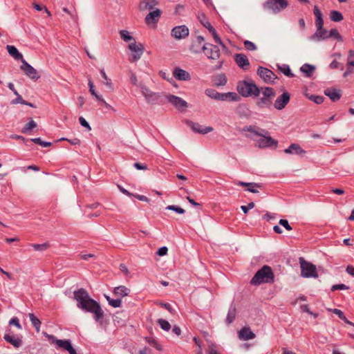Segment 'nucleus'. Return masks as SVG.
I'll return each mask as SVG.
<instances>
[{
    "label": "nucleus",
    "instance_id": "1",
    "mask_svg": "<svg viewBox=\"0 0 354 354\" xmlns=\"http://www.w3.org/2000/svg\"><path fill=\"white\" fill-rule=\"evenodd\" d=\"M74 299L77 302V307L82 310L93 313L97 322L104 317V311L100 304L91 299L85 289L80 288L75 291Z\"/></svg>",
    "mask_w": 354,
    "mask_h": 354
},
{
    "label": "nucleus",
    "instance_id": "2",
    "mask_svg": "<svg viewBox=\"0 0 354 354\" xmlns=\"http://www.w3.org/2000/svg\"><path fill=\"white\" fill-rule=\"evenodd\" d=\"M274 273L268 266H263L258 270L250 281L251 284L257 286L264 283L274 282Z\"/></svg>",
    "mask_w": 354,
    "mask_h": 354
},
{
    "label": "nucleus",
    "instance_id": "3",
    "mask_svg": "<svg viewBox=\"0 0 354 354\" xmlns=\"http://www.w3.org/2000/svg\"><path fill=\"white\" fill-rule=\"evenodd\" d=\"M202 51L212 63L214 62L218 63V64L215 66L214 69H220L222 67L224 62L223 60H220L221 53L220 49L217 46L209 43H205L202 46Z\"/></svg>",
    "mask_w": 354,
    "mask_h": 354
},
{
    "label": "nucleus",
    "instance_id": "4",
    "mask_svg": "<svg viewBox=\"0 0 354 354\" xmlns=\"http://www.w3.org/2000/svg\"><path fill=\"white\" fill-rule=\"evenodd\" d=\"M239 93L243 97L259 96L260 89L253 81L241 82L237 85Z\"/></svg>",
    "mask_w": 354,
    "mask_h": 354
},
{
    "label": "nucleus",
    "instance_id": "5",
    "mask_svg": "<svg viewBox=\"0 0 354 354\" xmlns=\"http://www.w3.org/2000/svg\"><path fill=\"white\" fill-rule=\"evenodd\" d=\"M205 93L208 97L221 101L230 100L236 102L239 100V96L236 93L233 92L221 93L214 89L207 88L205 90Z\"/></svg>",
    "mask_w": 354,
    "mask_h": 354
},
{
    "label": "nucleus",
    "instance_id": "6",
    "mask_svg": "<svg viewBox=\"0 0 354 354\" xmlns=\"http://www.w3.org/2000/svg\"><path fill=\"white\" fill-rule=\"evenodd\" d=\"M246 136L256 142L255 146L259 148L270 147L272 146L277 147V141L271 138L267 131H266L264 135L259 136V139H256L253 137H250V136Z\"/></svg>",
    "mask_w": 354,
    "mask_h": 354
},
{
    "label": "nucleus",
    "instance_id": "7",
    "mask_svg": "<svg viewBox=\"0 0 354 354\" xmlns=\"http://www.w3.org/2000/svg\"><path fill=\"white\" fill-rule=\"evenodd\" d=\"M300 265L301 269V276L306 278L314 277L317 278L316 267L315 265L305 261L304 259L300 258Z\"/></svg>",
    "mask_w": 354,
    "mask_h": 354
},
{
    "label": "nucleus",
    "instance_id": "8",
    "mask_svg": "<svg viewBox=\"0 0 354 354\" xmlns=\"http://www.w3.org/2000/svg\"><path fill=\"white\" fill-rule=\"evenodd\" d=\"M288 5L287 0H271L266 1L263 7L265 9L272 10L274 13H277L285 9Z\"/></svg>",
    "mask_w": 354,
    "mask_h": 354
},
{
    "label": "nucleus",
    "instance_id": "9",
    "mask_svg": "<svg viewBox=\"0 0 354 354\" xmlns=\"http://www.w3.org/2000/svg\"><path fill=\"white\" fill-rule=\"evenodd\" d=\"M129 49L132 52V55L129 59L131 62H135L140 59L144 53V46L142 44H137L136 41L131 42L129 46Z\"/></svg>",
    "mask_w": 354,
    "mask_h": 354
},
{
    "label": "nucleus",
    "instance_id": "10",
    "mask_svg": "<svg viewBox=\"0 0 354 354\" xmlns=\"http://www.w3.org/2000/svg\"><path fill=\"white\" fill-rule=\"evenodd\" d=\"M257 74L266 83H273L277 79V76L272 71L262 66L258 68Z\"/></svg>",
    "mask_w": 354,
    "mask_h": 354
},
{
    "label": "nucleus",
    "instance_id": "11",
    "mask_svg": "<svg viewBox=\"0 0 354 354\" xmlns=\"http://www.w3.org/2000/svg\"><path fill=\"white\" fill-rule=\"evenodd\" d=\"M171 35L176 39H185L189 35V29L184 25L176 26L171 30Z\"/></svg>",
    "mask_w": 354,
    "mask_h": 354
},
{
    "label": "nucleus",
    "instance_id": "12",
    "mask_svg": "<svg viewBox=\"0 0 354 354\" xmlns=\"http://www.w3.org/2000/svg\"><path fill=\"white\" fill-rule=\"evenodd\" d=\"M290 98V94L288 92H283L276 99L274 107L277 110H282L289 102Z\"/></svg>",
    "mask_w": 354,
    "mask_h": 354
},
{
    "label": "nucleus",
    "instance_id": "13",
    "mask_svg": "<svg viewBox=\"0 0 354 354\" xmlns=\"http://www.w3.org/2000/svg\"><path fill=\"white\" fill-rule=\"evenodd\" d=\"M186 124L193 130V131L198 133L206 134L213 131V128L211 127H203L198 123L192 121H187Z\"/></svg>",
    "mask_w": 354,
    "mask_h": 354
},
{
    "label": "nucleus",
    "instance_id": "14",
    "mask_svg": "<svg viewBox=\"0 0 354 354\" xmlns=\"http://www.w3.org/2000/svg\"><path fill=\"white\" fill-rule=\"evenodd\" d=\"M22 65L21 69L24 71L25 74L31 79H38L39 75L37 71L30 66L25 59H22Z\"/></svg>",
    "mask_w": 354,
    "mask_h": 354
},
{
    "label": "nucleus",
    "instance_id": "15",
    "mask_svg": "<svg viewBox=\"0 0 354 354\" xmlns=\"http://www.w3.org/2000/svg\"><path fill=\"white\" fill-rule=\"evenodd\" d=\"M161 15L162 11L158 8H156L153 10H151L150 12L145 17V21L147 25L157 24Z\"/></svg>",
    "mask_w": 354,
    "mask_h": 354
},
{
    "label": "nucleus",
    "instance_id": "16",
    "mask_svg": "<svg viewBox=\"0 0 354 354\" xmlns=\"http://www.w3.org/2000/svg\"><path fill=\"white\" fill-rule=\"evenodd\" d=\"M167 99L171 104H172L176 109L179 110L185 109L187 106V102L178 96L168 95H167Z\"/></svg>",
    "mask_w": 354,
    "mask_h": 354
},
{
    "label": "nucleus",
    "instance_id": "17",
    "mask_svg": "<svg viewBox=\"0 0 354 354\" xmlns=\"http://www.w3.org/2000/svg\"><path fill=\"white\" fill-rule=\"evenodd\" d=\"M141 93L145 97L146 100L149 103L153 104L156 102L159 98V95L158 93L151 91L149 88L146 86L141 87Z\"/></svg>",
    "mask_w": 354,
    "mask_h": 354
},
{
    "label": "nucleus",
    "instance_id": "18",
    "mask_svg": "<svg viewBox=\"0 0 354 354\" xmlns=\"http://www.w3.org/2000/svg\"><path fill=\"white\" fill-rule=\"evenodd\" d=\"M234 60L236 64L243 70H248L249 68L250 62L247 56L244 54L239 53L236 54L234 56Z\"/></svg>",
    "mask_w": 354,
    "mask_h": 354
},
{
    "label": "nucleus",
    "instance_id": "19",
    "mask_svg": "<svg viewBox=\"0 0 354 354\" xmlns=\"http://www.w3.org/2000/svg\"><path fill=\"white\" fill-rule=\"evenodd\" d=\"M158 4L157 0H142L139 3V10L141 12L146 10H153L156 6Z\"/></svg>",
    "mask_w": 354,
    "mask_h": 354
},
{
    "label": "nucleus",
    "instance_id": "20",
    "mask_svg": "<svg viewBox=\"0 0 354 354\" xmlns=\"http://www.w3.org/2000/svg\"><path fill=\"white\" fill-rule=\"evenodd\" d=\"M204 38L202 36L196 37L189 47V50L194 54L200 53L202 51L203 42Z\"/></svg>",
    "mask_w": 354,
    "mask_h": 354
},
{
    "label": "nucleus",
    "instance_id": "21",
    "mask_svg": "<svg viewBox=\"0 0 354 354\" xmlns=\"http://www.w3.org/2000/svg\"><path fill=\"white\" fill-rule=\"evenodd\" d=\"M173 76L176 79L181 81H187L191 79L190 74L186 71L181 69L180 68H176L174 70Z\"/></svg>",
    "mask_w": 354,
    "mask_h": 354
},
{
    "label": "nucleus",
    "instance_id": "22",
    "mask_svg": "<svg viewBox=\"0 0 354 354\" xmlns=\"http://www.w3.org/2000/svg\"><path fill=\"white\" fill-rule=\"evenodd\" d=\"M239 338L241 340H249L254 339L256 335L248 327H243L238 333Z\"/></svg>",
    "mask_w": 354,
    "mask_h": 354
},
{
    "label": "nucleus",
    "instance_id": "23",
    "mask_svg": "<svg viewBox=\"0 0 354 354\" xmlns=\"http://www.w3.org/2000/svg\"><path fill=\"white\" fill-rule=\"evenodd\" d=\"M324 94L333 102L339 100L341 97L340 91L333 88H328L325 89Z\"/></svg>",
    "mask_w": 354,
    "mask_h": 354
},
{
    "label": "nucleus",
    "instance_id": "24",
    "mask_svg": "<svg viewBox=\"0 0 354 354\" xmlns=\"http://www.w3.org/2000/svg\"><path fill=\"white\" fill-rule=\"evenodd\" d=\"M243 131H248L252 133H253L255 136H260L262 135H264V133H266L265 129H261L256 126H245L243 128Z\"/></svg>",
    "mask_w": 354,
    "mask_h": 354
},
{
    "label": "nucleus",
    "instance_id": "25",
    "mask_svg": "<svg viewBox=\"0 0 354 354\" xmlns=\"http://www.w3.org/2000/svg\"><path fill=\"white\" fill-rule=\"evenodd\" d=\"M286 153H294V154H304L306 151L301 148L298 144H292L290 146L284 150Z\"/></svg>",
    "mask_w": 354,
    "mask_h": 354
},
{
    "label": "nucleus",
    "instance_id": "26",
    "mask_svg": "<svg viewBox=\"0 0 354 354\" xmlns=\"http://www.w3.org/2000/svg\"><path fill=\"white\" fill-rule=\"evenodd\" d=\"M130 292V289L124 286H120L115 287L113 290V293L117 297H125L127 296Z\"/></svg>",
    "mask_w": 354,
    "mask_h": 354
},
{
    "label": "nucleus",
    "instance_id": "27",
    "mask_svg": "<svg viewBox=\"0 0 354 354\" xmlns=\"http://www.w3.org/2000/svg\"><path fill=\"white\" fill-rule=\"evenodd\" d=\"M7 50L10 56H12L15 59L22 61L23 55L18 51V50L14 46L11 45H8L6 46Z\"/></svg>",
    "mask_w": 354,
    "mask_h": 354
},
{
    "label": "nucleus",
    "instance_id": "28",
    "mask_svg": "<svg viewBox=\"0 0 354 354\" xmlns=\"http://www.w3.org/2000/svg\"><path fill=\"white\" fill-rule=\"evenodd\" d=\"M237 185L241 186H244L248 187V190L252 193H258L259 191L256 188H261V186L259 184L255 183H245V182H239Z\"/></svg>",
    "mask_w": 354,
    "mask_h": 354
},
{
    "label": "nucleus",
    "instance_id": "29",
    "mask_svg": "<svg viewBox=\"0 0 354 354\" xmlns=\"http://www.w3.org/2000/svg\"><path fill=\"white\" fill-rule=\"evenodd\" d=\"M3 337L7 342L11 344L16 348H18L21 345V340L18 337H15L7 333L4 335Z\"/></svg>",
    "mask_w": 354,
    "mask_h": 354
},
{
    "label": "nucleus",
    "instance_id": "30",
    "mask_svg": "<svg viewBox=\"0 0 354 354\" xmlns=\"http://www.w3.org/2000/svg\"><path fill=\"white\" fill-rule=\"evenodd\" d=\"M300 71L304 73L306 77H310L315 71V66L308 64H304L300 68Z\"/></svg>",
    "mask_w": 354,
    "mask_h": 354
},
{
    "label": "nucleus",
    "instance_id": "31",
    "mask_svg": "<svg viewBox=\"0 0 354 354\" xmlns=\"http://www.w3.org/2000/svg\"><path fill=\"white\" fill-rule=\"evenodd\" d=\"M271 104L272 101L264 96L259 98L256 102V105L260 109L265 107L270 108Z\"/></svg>",
    "mask_w": 354,
    "mask_h": 354
},
{
    "label": "nucleus",
    "instance_id": "32",
    "mask_svg": "<svg viewBox=\"0 0 354 354\" xmlns=\"http://www.w3.org/2000/svg\"><path fill=\"white\" fill-rule=\"evenodd\" d=\"M236 309L235 306H231L228 310L227 317L225 319V322L227 325H230L231 323L233 322L236 317Z\"/></svg>",
    "mask_w": 354,
    "mask_h": 354
},
{
    "label": "nucleus",
    "instance_id": "33",
    "mask_svg": "<svg viewBox=\"0 0 354 354\" xmlns=\"http://www.w3.org/2000/svg\"><path fill=\"white\" fill-rule=\"evenodd\" d=\"M55 342L59 348H63L68 351L71 346H72L70 340L68 339H55Z\"/></svg>",
    "mask_w": 354,
    "mask_h": 354
},
{
    "label": "nucleus",
    "instance_id": "34",
    "mask_svg": "<svg viewBox=\"0 0 354 354\" xmlns=\"http://www.w3.org/2000/svg\"><path fill=\"white\" fill-rule=\"evenodd\" d=\"M342 14L337 10H332L330 12V19L335 22H339L343 20Z\"/></svg>",
    "mask_w": 354,
    "mask_h": 354
},
{
    "label": "nucleus",
    "instance_id": "35",
    "mask_svg": "<svg viewBox=\"0 0 354 354\" xmlns=\"http://www.w3.org/2000/svg\"><path fill=\"white\" fill-rule=\"evenodd\" d=\"M314 37H317L318 39H328V32L322 27L321 29H317Z\"/></svg>",
    "mask_w": 354,
    "mask_h": 354
},
{
    "label": "nucleus",
    "instance_id": "36",
    "mask_svg": "<svg viewBox=\"0 0 354 354\" xmlns=\"http://www.w3.org/2000/svg\"><path fill=\"white\" fill-rule=\"evenodd\" d=\"M261 89L263 96L268 98L269 100H271V99L275 96L276 93L272 88L266 87L264 88H262Z\"/></svg>",
    "mask_w": 354,
    "mask_h": 354
},
{
    "label": "nucleus",
    "instance_id": "37",
    "mask_svg": "<svg viewBox=\"0 0 354 354\" xmlns=\"http://www.w3.org/2000/svg\"><path fill=\"white\" fill-rule=\"evenodd\" d=\"M29 318H30V320L32 324L35 328L37 331H39V328H40V326H41L40 320L38 318H37L32 313H29Z\"/></svg>",
    "mask_w": 354,
    "mask_h": 354
},
{
    "label": "nucleus",
    "instance_id": "38",
    "mask_svg": "<svg viewBox=\"0 0 354 354\" xmlns=\"http://www.w3.org/2000/svg\"><path fill=\"white\" fill-rule=\"evenodd\" d=\"M120 35L121 37V38L124 41H133L134 42L135 41V39L130 35V33L128 30H120Z\"/></svg>",
    "mask_w": 354,
    "mask_h": 354
},
{
    "label": "nucleus",
    "instance_id": "39",
    "mask_svg": "<svg viewBox=\"0 0 354 354\" xmlns=\"http://www.w3.org/2000/svg\"><path fill=\"white\" fill-rule=\"evenodd\" d=\"M36 127L37 123L33 120H31L28 123H27L24 126V127L21 130V132L24 133H28L29 131H32Z\"/></svg>",
    "mask_w": 354,
    "mask_h": 354
},
{
    "label": "nucleus",
    "instance_id": "40",
    "mask_svg": "<svg viewBox=\"0 0 354 354\" xmlns=\"http://www.w3.org/2000/svg\"><path fill=\"white\" fill-rule=\"evenodd\" d=\"M279 70L282 72L285 75L292 77H294V74L291 73V70L288 65L283 64L282 66H278Z\"/></svg>",
    "mask_w": 354,
    "mask_h": 354
},
{
    "label": "nucleus",
    "instance_id": "41",
    "mask_svg": "<svg viewBox=\"0 0 354 354\" xmlns=\"http://www.w3.org/2000/svg\"><path fill=\"white\" fill-rule=\"evenodd\" d=\"M88 85L89 86V91L90 93L97 100H102V97L101 95H98L95 90L94 89V84L91 79H88Z\"/></svg>",
    "mask_w": 354,
    "mask_h": 354
},
{
    "label": "nucleus",
    "instance_id": "42",
    "mask_svg": "<svg viewBox=\"0 0 354 354\" xmlns=\"http://www.w3.org/2000/svg\"><path fill=\"white\" fill-rule=\"evenodd\" d=\"M100 73L102 76V77L104 79L105 82H104V84L111 90H113V84H112V82H111V80L109 79L104 70V69H100Z\"/></svg>",
    "mask_w": 354,
    "mask_h": 354
},
{
    "label": "nucleus",
    "instance_id": "43",
    "mask_svg": "<svg viewBox=\"0 0 354 354\" xmlns=\"http://www.w3.org/2000/svg\"><path fill=\"white\" fill-rule=\"evenodd\" d=\"M105 298L108 301L109 305L114 308L120 307L122 301L120 299H113L109 296L105 295Z\"/></svg>",
    "mask_w": 354,
    "mask_h": 354
},
{
    "label": "nucleus",
    "instance_id": "44",
    "mask_svg": "<svg viewBox=\"0 0 354 354\" xmlns=\"http://www.w3.org/2000/svg\"><path fill=\"white\" fill-rule=\"evenodd\" d=\"M157 322L164 330L169 331L171 329V324L165 319H159Z\"/></svg>",
    "mask_w": 354,
    "mask_h": 354
},
{
    "label": "nucleus",
    "instance_id": "45",
    "mask_svg": "<svg viewBox=\"0 0 354 354\" xmlns=\"http://www.w3.org/2000/svg\"><path fill=\"white\" fill-rule=\"evenodd\" d=\"M30 245L37 251H44L47 250L50 247L48 243H44L42 244L32 243Z\"/></svg>",
    "mask_w": 354,
    "mask_h": 354
},
{
    "label": "nucleus",
    "instance_id": "46",
    "mask_svg": "<svg viewBox=\"0 0 354 354\" xmlns=\"http://www.w3.org/2000/svg\"><path fill=\"white\" fill-rule=\"evenodd\" d=\"M200 21L202 23V24L208 29L209 31H213V28H214L210 23L206 19L204 15H202L200 17Z\"/></svg>",
    "mask_w": 354,
    "mask_h": 354
},
{
    "label": "nucleus",
    "instance_id": "47",
    "mask_svg": "<svg viewBox=\"0 0 354 354\" xmlns=\"http://www.w3.org/2000/svg\"><path fill=\"white\" fill-rule=\"evenodd\" d=\"M330 37H334L339 41H342V39L338 30L335 28L331 29L330 30V32H328V38H330Z\"/></svg>",
    "mask_w": 354,
    "mask_h": 354
},
{
    "label": "nucleus",
    "instance_id": "48",
    "mask_svg": "<svg viewBox=\"0 0 354 354\" xmlns=\"http://www.w3.org/2000/svg\"><path fill=\"white\" fill-rule=\"evenodd\" d=\"M227 83V77L225 75H220L216 77V85L223 86Z\"/></svg>",
    "mask_w": 354,
    "mask_h": 354
},
{
    "label": "nucleus",
    "instance_id": "49",
    "mask_svg": "<svg viewBox=\"0 0 354 354\" xmlns=\"http://www.w3.org/2000/svg\"><path fill=\"white\" fill-rule=\"evenodd\" d=\"M30 140L35 143L41 145L43 147H47L51 146V142L42 141L39 138H32Z\"/></svg>",
    "mask_w": 354,
    "mask_h": 354
},
{
    "label": "nucleus",
    "instance_id": "50",
    "mask_svg": "<svg viewBox=\"0 0 354 354\" xmlns=\"http://www.w3.org/2000/svg\"><path fill=\"white\" fill-rule=\"evenodd\" d=\"M347 66H354V50H350L347 57Z\"/></svg>",
    "mask_w": 354,
    "mask_h": 354
},
{
    "label": "nucleus",
    "instance_id": "51",
    "mask_svg": "<svg viewBox=\"0 0 354 354\" xmlns=\"http://www.w3.org/2000/svg\"><path fill=\"white\" fill-rule=\"evenodd\" d=\"M209 32L212 33L214 39V41L216 43L218 44L219 45H221L223 48H225V45L223 43V41H221V38L218 37V35H217L216 33V31L214 28H213V31H209Z\"/></svg>",
    "mask_w": 354,
    "mask_h": 354
},
{
    "label": "nucleus",
    "instance_id": "52",
    "mask_svg": "<svg viewBox=\"0 0 354 354\" xmlns=\"http://www.w3.org/2000/svg\"><path fill=\"white\" fill-rule=\"evenodd\" d=\"M147 342L152 346L156 348L158 351L162 350L161 346L157 342V341L153 338H146Z\"/></svg>",
    "mask_w": 354,
    "mask_h": 354
},
{
    "label": "nucleus",
    "instance_id": "53",
    "mask_svg": "<svg viewBox=\"0 0 354 354\" xmlns=\"http://www.w3.org/2000/svg\"><path fill=\"white\" fill-rule=\"evenodd\" d=\"M166 209H169V210L175 211L176 212L180 214H184L185 212L184 209H183L180 207L176 206V205H168L166 207Z\"/></svg>",
    "mask_w": 354,
    "mask_h": 354
},
{
    "label": "nucleus",
    "instance_id": "54",
    "mask_svg": "<svg viewBox=\"0 0 354 354\" xmlns=\"http://www.w3.org/2000/svg\"><path fill=\"white\" fill-rule=\"evenodd\" d=\"M244 47L248 50H255L257 49L256 45L253 42L248 40L244 41Z\"/></svg>",
    "mask_w": 354,
    "mask_h": 354
},
{
    "label": "nucleus",
    "instance_id": "55",
    "mask_svg": "<svg viewBox=\"0 0 354 354\" xmlns=\"http://www.w3.org/2000/svg\"><path fill=\"white\" fill-rule=\"evenodd\" d=\"M309 99L316 104H319L324 102V97L319 95H311Z\"/></svg>",
    "mask_w": 354,
    "mask_h": 354
},
{
    "label": "nucleus",
    "instance_id": "56",
    "mask_svg": "<svg viewBox=\"0 0 354 354\" xmlns=\"http://www.w3.org/2000/svg\"><path fill=\"white\" fill-rule=\"evenodd\" d=\"M254 207V203L253 202L249 203L248 205L241 206V209L243 211L245 214H247L250 209H252Z\"/></svg>",
    "mask_w": 354,
    "mask_h": 354
},
{
    "label": "nucleus",
    "instance_id": "57",
    "mask_svg": "<svg viewBox=\"0 0 354 354\" xmlns=\"http://www.w3.org/2000/svg\"><path fill=\"white\" fill-rule=\"evenodd\" d=\"M60 140H67L72 145H80L81 143L80 140L78 138L67 139L62 138L60 139Z\"/></svg>",
    "mask_w": 354,
    "mask_h": 354
},
{
    "label": "nucleus",
    "instance_id": "58",
    "mask_svg": "<svg viewBox=\"0 0 354 354\" xmlns=\"http://www.w3.org/2000/svg\"><path fill=\"white\" fill-rule=\"evenodd\" d=\"M9 324L10 325H15V326H17L19 329H21V325L19 323V319L17 317H13L12 318L10 322H9Z\"/></svg>",
    "mask_w": 354,
    "mask_h": 354
},
{
    "label": "nucleus",
    "instance_id": "59",
    "mask_svg": "<svg viewBox=\"0 0 354 354\" xmlns=\"http://www.w3.org/2000/svg\"><path fill=\"white\" fill-rule=\"evenodd\" d=\"M279 223L284 227L287 230H291L292 227L289 225L288 221L286 219H280Z\"/></svg>",
    "mask_w": 354,
    "mask_h": 354
},
{
    "label": "nucleus",
    "instance_id": "60",
    "mask_svg": "<svg viewBox=\"0 0 354 354\" xmlns=\"http://www.w3.org/2000/svg\"><path fill=\"white\" fill-rule=\"evenodd\" d=\"M348 287L344 284H337L334 285L331 288V290L335 291L337 290H348Z\"/></svg>",
    "mask_w": 354,
    "mask_h": 354
},
{
    "label": "nucleus",
    "instance_id": "61",
    "mask_svg": "<svg viewBox=\"0 0 354 354\" xmlns=\"http://www.w3.org/2000/svg\"><path fill=\"white\" fill-rule=\"evenodd\" d=\"M315 24L317 26V29H321L323 27L324 20L322 19V17L316 18Z\"/></svg>",
    "mask_w": 354,
    "mask_h": 354
},
{
    "label": "nucleus",
    "instance_id": "62",
    "mask_svg": "<svg viewBox=\"0 0 354 354\" xmlns=\"http://www.w3.org/2000/svg\"><path fill=\"white\" fill-rule=\"evenodd\" d=\"M134 167L139 170H146L148 169L147 165L140 162H136L133 165Z\"/></svg>",
    "mask_w": 354,
    "mask_h": 354
},
{
    "label": "nucleus",
    "instance_id": "63",
    "mask_svg": "<svg viewBox=\"0 0 354 354\" xmlns=\"http://www.w3.org/2000/svg\"><path fill=\"white\" fill-rule=\"evenodd\" d=\"M206 354H220L216 349V346L212 344L209 346Z\"/></svg>",
    "mask_w": 354,
    "mask_h": 354
},
{
    "label": "nucleus",
    "instance_id": "64",
    "mask_svg": "<svg viewBox=\"0 0 354 354\" xmlns=\"http://www.w3.org/2000/svg\"><path fill=\"white\" fill-rule=\"evenodd\" d=\"M79 122L82 126L88 129L89 130L91 129L90 125L88 124L87 121L83 117H80Z\"/></svg>",
    "mask_w": 354,
    "mask_h": 354
}]
</instances>
